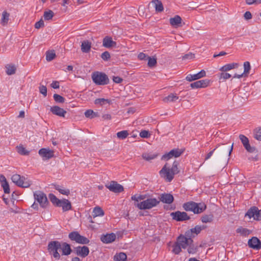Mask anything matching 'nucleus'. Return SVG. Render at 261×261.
<instances>
[{
	"label": "nucleus",
	"instance_id": "f257e3e1",
	"mask_svg": "<svg viewBox=\"0 0 261 261\" xmlns=\"http://www.w3.org/2000/svg\"><path fill=\"white\" fill-rule=\"evenodd\" d=\"M182 207L186 211H191L197 214L202 213L206 208V205L204 203H196L193 201L185 203Z\"/></svg>",
	"mask_w": 261,
	"mask_h": 261
},
{
	"label": "nucleus",
	"instance_id": "f03ea898",
	"mask_svg": "<svg viewBox=\"0 0 261 261\" xmlns=\"http://www.w3.org/2000/svg\"><path fill=\"white\" fill-rule=\"evenodd\" d=\"M92 79L97 85H105L109 83L108 75L105 73L96 71L92 73Z\"/></svg>",
	"mask_w": 261,
	"mask_h": 261
},
{
	"label": "nucleus",
	"instance_id": "7ed1b4c3",
	"mask_svg": "<svg viewBox=\"0 0 261 261\" xmlns=\"http://www.w3.org/2000/svg\"><path fill=\"white\" fill-rule=\"evenodd\" d=\"M61 243L58 241H51L47 246L48 252L57 260L60 258V255L58 251L61 249Z\"/></svg>",
	"mask_w": 261,
	"mask_h": 261
},
{
	"label": "nucleus",
	"instance_id": "20e7f679",
	"mask_svg": "<svg viewBox=\"0 0 261 261\" xmlns=\"http://www.w3.org/2000/svg\"><path fill=\"white\" fill-rule=\"evenodd\" d=\"M160 203V201L156 198H148L137 203V206L140 210L151 209Z\"/></svg>",
	"mask_w": 261,
	"mask_h": 261
},
{
	"label": "nucleus",
	"instance_id": "39448f33",
	"mask_svg": "<svg viewBox=\"0 0 261 261\" xmlns=\"http://www.w3.org/2000/svg\"><path fill=\"white\" fill-rule=\"evenodd\" d=\"M11 179L17 186L22 188H28L31 185V181L29 180L19 174H14Z\"/></svg>",
	"mask_w": 261,
	"mask_h": 261
},
{
	"label": "nucleus",
	"instance_id": "423d86ee",
	"mask_svg": "<svg viewBox=\"0 0 261 261\" xmlns=\"http://www.w3.org/2000/svg\"><path fill=\"white\" fill-rule=\"evenodd\" d=\"M34 197L41 207L45 208L47 206L49 202L45 194L43 192L40 191H36L34 193Z\"/></svg>",
	"mask_w": 261,
	"mask_h": 261
},
{
	"label": "nucleus",
	"instance_id": "0eeeda50",
	"mask_svg": "<svg viewBox=\"0 0 261 261\" xmlns=\"http://www.w3.org/2000/svg\"><path fill=\"white\" fill-rule=\"evenodd\" d=\"M245 217H248L249 219L253 218L254 220L259 221L261 220V210L256 206L250 208L246 213Z\"/></svg>",
	"mask_w": 261,
	"mask_h": 261
},
{
	"label": "nucleus",
	"instance_id": "6e6552de",
	"mask_svg": "<svg viewBox=\"0 0 261 261\" xmlns=\"http://www.w3.org/2000/svg\"><path fill=\"white\" fill-rule=\"evenodd\" d=\"M167 164L164 165L160 171L161 176L164 177L167 181L170 182L174 178V174L170 170L169 168H167Z\"/></svg>",
	"mask_w": 261,
	"mask_h": 261
},
{
	"label": "nucleus",
	"instance_id": "1a4fd4ad",
	"mask_svg": "<svg viewBox=\"0 0 261 261\" xmlns=\"http://www.w3.org/2000/svg\"><path fill=\"white\" fill-rule=\"evenodd\" d=\"M170 216L173 220L176 221H184L190 219L187 213L185 212L176 211L172 212L171 213Z\"/></svg>",
	"mask_w": 261,
	"mask_h": 261
},
{
	"label": "nucleus",
	"instance_id": "9d476101",
	"mask_svg": "<svg viewBox=\"0 0 261 261\" xmlns=\"http://www.w3.org/2000/svg\"><path fill=\"white\" fill-rule=\"evenodd\" d=\"M106 186L110 191L114 193H120L124 190L123 186L115 181H111L109 185Z\"/></svg>",
	"mask_w": 261,
	"mask_h": 261
},
{
	"label": "nucleus",
	"instance_id": "9b49d317",
	"mask_svg": "<svg viewBox=\"0 0 261 261\" xmlns=\"http://www.w3.org/2000/svg\"><path fill=\"white\" fill-rule=\"evenodd\" d=\"M176 242L181 248L185 249L189 245L192 243L193 240L191 238H187L184 236L180 235L177 238Z\"/></svg>",
	"mask_w": 261,
	"mask_h": 261
},
{
	"label": "nucleus",
	"instance_id": "f8f14e48",
	"mask_svg": "<svg viewBox=\"0 0 261 261\" xmlns=\"http://www.w3.org/2000/svg\"><path fill=\"white\" fill-rule=\"evenodd\" d=\"M38 153L43 160H48L54 156V151L46 148L40 149L38 151Z\"/></svg>",
	"mask_w": 261,
	"mask_h": 261
},
{
	"label": "nucleus",
	"instance_id": "ddd939ff",
	"mask_svg": "<svg viewBox=\"0 0 261 261\" xmlns=\"http://www.w3.org/2000/svg\"><path fill=\"white\" fill-rule=\"evenodd\" d=\"M248 245L250 248L258 250L261 248V242L257 237H253L248 240Z\"/></svg>",
	"mask_w": 261,
	"mask_h": 261
},
{
	"label": "nucleus",
	"instance_id": "4468645a",
	"mask_svg": "<svg viewBox=\"0 0 261 261\" xmlns=\"http://www.w3.org/2000/svg\"><path fill=\"white\" fill-rule=\"evenodd\" d=\"M210 80L207 79L202 80L191 83L190 84V87L192 89L205 88L208 86Z\"/></svg>",
	"mask_w": 261,
	"mask_h": 261
},
{
	"label": "nucleus",
	"instance_id": "2eb2a0df",
	"mask_svg": "<svg viewBox=\"0 0 261 261\" xmlns=\"http://www.w3.org/2000/svg\"><path fill=\"white\" fill-rule=\"evenodd\" d=\"M206 72L204 70H201L200 72L194 74H188L186 80L189 82H192L193 81L200 79L202 77L205 76Z\"/></svg>",
	"mask_w": 261,
	"mask_h": 261
},
{
	"label": "nucleus",
	"instance_id": "dca6fc26",
	"mask_svg": "<svg viewBox=\"0 0 261 261\" xmlns=\"http://www.w3.org/2000/svg\"><path fill=\"white\" fill-rule=\"evenodd\" d=\"M75 253L82 257H86L89 253V249L88 247L84 246H79L74 248Z\"/></svg>",
	"mask_w": 261,
	"mask_h": 261
},
{
	"label": "nucleus",
	"instance_id": "f3484780",
	"mask_svg": "<svg viewBox=\"0 0 261 261\" xmlns=\"http://www.w3.org/2000/svg\"><path fill=\"white\" fill-rule=\"evenodd\" d=\"M159 199L163 203L169 204L172 203L174 200V197L172 194L165 193L160 195Z\"/></svg>",
	"mask_w": 261,
	"mask_h": 261
},
{
	"label": "nucleus",
	"instance_id": "a211bd4d",
	"mask_svg": "<svg viewBox=\"0 0 261 261\" xmlns=\"http://www.w3.org/2000/svg\"><path fill=\"white\" fill-rule=\"evenodd\" d=\"M50 111L53 114L62 117H64L67 113L63 109L57 106L51 107L50 109Z\"/></svg>",
	"mask_w": 261,
	"mask_h": 261
},
{
	"label": "nucleus",
	"instance_id": "6ab92c4d",
	"mask_svg": "<svg viewBox=\"0 0 261 261\" xmlns=\"http://www.w3.org/2000/svg\"><path fill=\"white\" fill-rule=\"evenodd\" d=\"M116 239V235L114 233H107L105 235H102L100 237L101 242L106 244L111 243L114 242Z\"/></svg>",
	"mask_w": 261,
	"mask_h": 261
},
{
	"label": "nucleus",
	"instance_id": "aec40b11",
	"mask_svg": "<svg viewBox=\"0 0 261 261\" xmlns=\"http://www.w3.org/2000/svg\"><path fill=\"white\" fill-rule=\"evenodd\" d=\"M58 207H62L63 212L68 211L71 209V202L66 199L61 200V203L58 205Z\"/></svg>",
	"mask_w": 261,
	"mask_h": 261
},
{
	"label": "nucleus",
	"instance_id": "412c9836",
	"mask_svg": "<svg viewBox=\"0 0 261 261\" xmlns=\"http://www.w3.org/2000/svg\"><path fill=\"white\" fill-rule=\"evenodd\" d=\"M102 45L107 48H110L115 46L116 42L112 40V38L109 36H106L103 39Z\"/></svg>",
	"mask_w": 261,
	"mask_h": 261
},
{
	"label": "nucleus",
	"instance_id": "4be33fe9",
	"mask_svg": "<svg viewBox=\"0 0 261 261\" xmlns=\"http://www.w3.org/2000/svg\"><path fill=\"white\" fill-rule=\"evenodd\" d=\"M239 64L237 63H232L226 64L220 68L221 71H228L232 69L237 68L239 67Z\"/></svg>",
	"mask_w": 261,
	"mask_h": 261
},
{
	"label": "nucleus",
	"instance_id": "5701e85b",
	"mask_svg": "<svg viewBox=\"0 0 261 261\" xmlns=\"http://www.w3.org/2000/svg\"><path fill=\"white\" fill-rule=\"evenodd\" d=\"M61 249L62 251V255H68L71 253L72 250L69 244L63 242L61 243Z\"/></svg>",
	"mask_w": 261,
	"mask_h": 261
},
{
	"label": "nucleus",
	"instance_id": "b1692460",
	"mask_svg": "<svg viewBox=\"0 0 261 261\" xmlns=\"http://www.w3.org/2000/svg\"><path fill=\"white\" fill-rule=\"evenodd\" d=\"M91 43L88 40H85L82 42L81 50L83 53H89L91 49Z\"/></svg>",
	"mask_w": 261,
	"mask_h": 261
},
{
	"label": "nucleus",
	"instance_id": "393cba45",
	"mask_svg": "<svg viewBox=\"0 0 261 261\" xmlns=\"http://www.w3.org/2000/svg\"><path fill=\"white\" fill-rule=\"evenodd\" d=\"M169 21L171 25L177 27L181 22V18L178 15H176L174 17L170 18Z\"/></svg>",
	"mask_w": 261,
	"mask_h": 261
},
{
	"label": "nucleus",
	"instance_id": "a878e982",
	"mask_svg": "<svg viewBox=\"0 0 261 261\" xmlns=\"http://www.w3.org/2000/svg\"><path fill=\"white\" fill-rule=\"evenodd\" d=\"M158 156V153L152 152H145L143 153L142 155L143 159L147 161H150L152 160H154Z\"/></svg>",
	"mask_w": 261,
	"mask_h": 261
},
{
	"label": "nucleus",
	"instance_id": "bb28decb",
	"mask_svg": "<svg viewBox=\"0 0 261 261\" xmlns=\"http://www.w3.org/2000/svg\"><path fill=\"white\" fill-rule=\"evenodd\" d=\"M152 3L154 5L155 11L158 12H161L164 10L163 5L159 0H152Z\"/></svg>",
	"mask_w": 261,
	"mask_h": 261
},
{
	"label": "nucleus",
	"instance_id": "cd10ccee",
	"mask_svg": "<svg viewBox=\"0 0 261 261\" xmlns=\"http://www.w3.org/2000/svg\"><path fill=\"white\" fill-rule=\"evenodd\" d=\"M236 232L243 237H246L251 233V231L242 227H239L236 229Z\"/></svg>",
	"mask_w": 261,
	"mask_h": 261
},
{
	"label": "nucleus",
	"instance_id": "c85d7f7f",
	"mask_svg": "<svg viewBox=\"0 0 261 261\" xmlns=\"http://www.w3.org/2000/svg\"><path fill=\"white\" fill-rule=\"evenodd\" d=\"M113 259L114 261H126L127 259V256L125 253L123 252H120L119 253H116L114 256Z\"/></svg>",
	"mask_w": 261,
	"mask_h": 261
},
{
	"label": "nucleus",
	"instance_id": "c756f323",
	"mask_svg": "<svg viewBox=\"0 0 261 261\" xmlns=\"http://www.w3.org/2000/svg\"><path fill=\"white\" fill-rule=\"evenodd\" d=\"M105 213L102 208L99 206L95 207L92 212V216L93 218H95L98 216H103Z\"/></svg>",
	"mask_w": 261,
	"mask_h": 261
},
{
	"label": "nucleus",
	"instance_id": "7c9ffc66",
	"mask_svg": "<svg viewBox=\"0 0 261 261\" xmlns=\"http://www.w3.org/2000/svg\"><path fill=\"white\" fill-rule=\"evenodd\" d=\"M178 99V97L176 94L171 93L168 96L165 97L163 99V101L165 102H173L175 101L176 100Z\"/></svg>",
	"mask_w": 261,
	"mask_h": 261
},
{
	"label": "nucleus",
	"instance_id": "2f4dec72",
	"mask_svg": "<svg viewBox=\"0 0 261 261\" xmlns=\"http://www.w3.org/2000/svg\"><path fill=\"white\" fill-rule=\"evenodd\" d=\"M54 187L56 190H58L63 195H68L70 194V191L69 189H65L59 185H55Z\"/></svg>",
	"mask_w": 261,
	"mask_h": 261
},
{
	"label": "nucleus",
	"instance_id": "473e14b6",
	"mask_svg": "<svg viewBox=\"0 0 261 261\" xmlns=\"http://www.w3.org/2000/svg\"><path fill=\"white\" fill-rule=\"evenodd\" d=\"M214 219V216L213 214L204 215L201 218V221L203 223H211Z\"/></svg>",
	"mask_w": 261,
	"mask_h": 261
},
{
	"label": "nucleus",
	"instance_id": "72a5a7b5",
	"mask_svg": "<svg viewBox=\"0 0 261 261\" xmlns=\"http://www.w3.org/2000/svg\"><path fill=\"white\" fill-rule=\"evenodd\" d=\"M48 197L50 201L55 206H58V204L61 203V200L58 199L54 194L50 193Z\"/></svg>",
	"mask_w": 261,
	"mask_h": 261
},
{
	"label": "nucleus",
	"instance_id": "f704fd0d",
	"mask_svg": "<svg viewBox=\"0 0 261 261\" xmlns=\"http://www.w3.org/2000/svg\"><path fill=\"white\" fill-rule=\"evenodd\" d=\"M17 151L20 155H28L30 153V151L27 150L22 145L17 146Z\"/></svg>",
	"mask_w": 261,
	"mask_h": 261
},
{
	"label": "nucleus",
	"instance_id": "c9c22d12",
	"mask_svg": "<svg viewBox=\"0 0 261 261\" xmlns=\"http://www.w3.org/2000/svg\"><path fill=\"white\" fill-rule=\"evenodd\" d=\"M170 151V154L173 157L178 158L183 153L184 151L178 148L172 149Z\"/></svg>",
	"mask_w": 261,
	"mask_h": 261
},
{
	"label": "nucleus",
	"instance_id": "e433bc0d",
	"mask_svg": "<svg viewBox=\"0 0 261 261\" xmlns=\"http://www.w3.org/2000/svg\"><path fill=\"white\" fill-rule=\"evenodd\" d=\"M6 73L8 75H12L15 73L16 67L14 65H7L6 66Z\"/></svg>",
	"mask_w": 261,
	"mask_h": 261
},
{
	"label": "nucleus",
	"instance_id": "4c0bfd02",
	"mask_svg": "<svg viewBox=\"0 0 261 261\" xmlns=\"http://www.w3.org/2000/svg\"><path fill=\"white\" fill-rule=\"evenodd\" d=\"M231 76V74L227 73L226 71H221L218 74V77L220 80H226L229 79Z\"/></svg>",
	"mask_w": 261,
	"mask_h": 261
},
{
	"label": "nucleus",
	"instance_id": "58836bf2",
	"mask_svg": "<svg viewBox=\"0 0 261 261\" xmlns=\"http://www.w3.org/2000/svg\"><path fill=\"white\" fill-rule=\"evenodd\" d=\"M244 74H245L247 76L249 73L250 70L251 69L250 64L249 62L246 61L244 63Z\"/></svg>",
	"mask_w": 261,
	"mask_h": 261
},
{
	"label": "nucleus",
	"instance_id": "ea45409f",
	"mask_svg": "<svg viewBox=\"0 0 261 261\" xmlns=\"http://www.w3.org/2000/svg\"><path fill=\"white\" fill-rule=\"evenodd\" d=\"M80 235V234L78 232L72 231L69 234L68 237H69V238L71 241H74L75 242H77V241L79 239Z\"/></svg>",
	"mask_w": 261,
	"mask_h": 261
},
{
	"label": "nucleus",
	"instance_id": "a19ab883",
	"mask_svg": "<svg viewBox=\"0 0 261 261\" xmlns=\"http://www.w3.org/2000/svg\"><path fill=\"white\" fill-rule=\"evenodd\" d=\"M172 252L175 254H178L181 251V248L176 242L172 246Z\"/></svg>",
	"mask_w": 261,
	"mask_h": 261
},
{
	"label": "nucleus",
	"instance_id": "79ce46f5",
	"mask_svg": "<svg viewBox=\"0 0 261 261\" xmlns=\"http://www.w3.org/2000/svg\"><path fill=\"white\" fill-rule=\"evenodd\" d=\"M148 66L149 67H153L156 64V59L154 57H147Z\"/></svg>",
	"mask_w": 261,
	"mask_h": 261
},
{
	"label": "nucleus",
	"instance_id": "37998d69",
	"mask_svg": "<svg viewBox=\"0 0 261 261\" xmlns=\"http://www.w3.org/2000/svg\"><path fill=\"white\" fill-rule=\"evenodd\" d=\"M55 57L56 54L54 50L48 51L46 53V60L47 61H51L55 58Z\"/></svg>",
	"mask_w": 261,
	"mask_h": 261
},
{
	"label": "nucleus",
	"instance_id": "c03bdc74",
	"mask_svg": "<svg viewBox=\"0 0 261 261\" xmlns=\"http://www.w3.org/2000/svg\"><path fill=\"white\" fill-rule=\"evenodd\" d=\"M9 14L6 11L3 12V16L1 20V23L3 25L7 23L9 20Z\"/></svg>",
	"mask_w": 261,
	"mask_h": 261
},
{
	"label": "nucleus",
	"instance_id": "a18cd8bd",
	"mask_svg": "<svg viewBox=\"0 0 261 261\" xmlns=\"http://www.w3.org/2000/svg\"><path fill=\"white\" fill-rule=\"evenodd\" d=\"M128 135L127 130H122L117 133V137L120 139H124Z\"/></svg>",
	"mask_w": 261,
	"mask_h": 261
},
{
	"label": "nucleus",
	"instance_id": "49530a36",
	"mask_svg": "<svg viewBox=\"0 0 261 261\" xmlns=\"http://www.w3.org/2000/svg\"><path fill=\"white\" fill-rule=\"evenodd\" d=\"M54 15V12L51 10H49L48 11L44 12L43 16L45 20H49L52 19Z\"/></svg>",
	"mask_w": 261,
	"mask_h": 261
},
{
	"label": "nucleus",
	"instance_id": "de8ad7c7",
	"mask_svg": "<svg viewBox=\"0 0 261 261\" xmlns=\"http://www.w3.org/2000/svg\"><path fill=\"white\" fill-rule=\"evenodd\" d=\"M89 240L88 238L80 235L76 243L82 244H87L89 243Z\"/></svg>",
	"mask_w": 261,
	"mask_h": 261
},
{
	"label": "nucleus",
	"instance_id": "09e8293b",
	"mask_svg": "<svg viewBox=\"0 0 261 261\" xmlns=\"http://www.w3.org/2000/svg\"><path fill=\"white\" fill-rule=\"evenodd\" d=\"M94 103L95 105H100L101 106L105 104L106 103H110V100L108 99L105 98H97L95 100Z\"/></svg>",
	"mask_w": 261,
	"mask_h": 261
},
{
	"label": "nucleus",
	"instance_id": "8fccbe9b",
	"mask_svg": "<svg viewBox=\"0 0 261 261\" xmlns=\"http://www.w3.org/2000/svg\"><path fill=\"white\" fill-rule=\"evenodd\" d=\"M244 148L248 152L250 153H257L258 152L256 148L255 147L251 146L249 143L248 144L247 146H245Z\"/></svg>",
	"mask_w": 261,
	"mask_h": 261
},
{
	"label": "nucleus",
	"instance_id": "3c124183",
	"mask_svg": "<svg viewBox=\"0 0 261 261\" xmlns=\"http://www.w3.org/2000/svg\"><path fill=\"white\" fill-rule=\"evenodd\" d=\"M239 138L241 141V142L243 144L244 147L247 146V144L249 143V139L245 136L243 135H240L239 136Z\"/></svg>",
	"mask_w": 261,
	"mask_h": 261
},
{
	"label": "nucleus",
	"instance_id": "603ef678",
	"mask_svg": "<svg viewBox=\"0 0 261 261\" xmlns=\"http://www.w3.org/2000/svg\"><path fill=\"white\" fill-rule=\"evenodd\" d=\"M203 228V227H201V226L199 225H196L194 228H191L190 229V231L191 233H194L196 234H198Z\"/></svg>",
	"mask_w": 261,
	"mask_h": 261
},
{
	"label": "nucleus",
	"instance_id": "864d4df0",
	"mask_svg": "<svg viewBox=\"0 0 261 261\" xmlns=\"http://www.w3.org/2000/svg\"><path fill=\"white\" fill-rule=\"evenodd\" d=\"M254 136L256 140L261 141V127L254 130Z\"/></svg>",
	"mask_w": 261,
	"mask_h": 261
},
{
	"label": "nucleus",
	"instance_id": "5fc2aeb1",
	"mask_svg": "<svg viewBox=\"0 0 261 261\" xmlns=\"http://www.w3.org/2000/svg\"><path fill=\"white\" fill-rule=\"evenodd\" d=\"M53 97H54L55 100L57 102L63 103L65 101V98L63 96H62L59 94H55L54 95Z\"/></svg>",
	"mask_w": 261,
	"mask_h": 261
},
{
	"label": "nucleus",
	"instance_id": "6e6d98bb",
	"mask_svg": "<svg viewBox=\"0 0 261 261\" xmlns=\"http://www.w3.org/2000/svg\"><path fill=\"white\" fill-rule=\"evenodd\" d=\"M178 164V163L175 161L174 162L171 168H170V170L173 173L174 175L177 174L179 172V170L177 167Z\"/></svg>",
	"mask_w": 261,
	"mask_h": 261
},
{
	"label": "nucleus",
	"instance_id": "4d7b16f0",
	"mask_svg": "<svg viewBox=\"0 0 261 261\" xmlns=\"http://www.w3.org/2000/svg\"><path fill=\"white\" fill-rule=\"evenodd\" d=\"M188 246V252L189 253L194 254L197 252V247H195L194 245H191V244H190Z\"/></svg>",
	"mask_w": 261,
	"mask_h": 261
},
{
	"label": "nucleus",
	"instance_id": "13d9d810",
	"mask_svg": "<svg viewBox=\"0 0 261 261\" xmlns=\"http://www.w3.org/2000/svg\"><path fill=\"white\" fill-rule=\"evenodd\" d=\"M132 199L136 201H139V200H144L145 198V196L140 195L139 196L134 195L132 196Z\"/></svg>",
	"mask_w": 261,
	"mask_h": 261
},
{
	"label": "nucleus",
	"instance_id": "bf43d9fd",
	"mask_svg": "<svg viewBox=\"0 0 261 261\" xmlns=\"http://www.w3.org/2000/svg\"><path fill=\"white\" fill-rule=\"evenodd\" d=\"M140 136L143 138H148L150 136V134L149 131L143 130L140 133Z\"/></svg>",
	"mask_w": 261,
	"mask_h": 261
},
{
	"label": "nucleus",
	"instance_id": "052dcab7",
	"mask_svg": "<svg viewBox=\"0 0 261 261\" xmlns=\"http://www.w3.org/2000/svg\"><path fill=\"white\" fill-rule=\"evenodd\" d=\"M101 58L104 61H108L110 59L111 56L110 53L108 51H105L101 55Z\"/></svg>",
	"mask_w": 261,
	"mask_h": 261
},
{
	"label": "nucleus",
	"instance_id": "680f3d73",
	"mask_svg": "<svg viewBox=\"0 0 261 261\" xmlns=\"http://www.w3.org/2000/svg\"><path fill=\"white\" fill-rule=\"evenodd\" d=\"M39 92L43 94V95L45 97L47 95V88L46 86L43 85L40 86L39 88Z\"/></svg>",
	"mask_w": 261,
	"mask_h": 261
},
{
	"label": "nucleus",
	"instance_id": "e2e57ef3",
	"mask_svg": "<svg viewBox=\"0 0 261 261\" xmlns=\"http://www.w3.org/2000/svg\"><path fill=\"white\" fill-rule=\"evenodd\" d=\"M2 187L3 188L4 192L5 193H10V188L9 186L8 183V182H5L4 183H3V184H1Z\"/></svg>",
	"mask_w": 261,
	"mask_h": 261
},
{
	"label": "nucleus",
	"instance_id": "0e129e2a",
	"mask_svg": "<svg viewBox=\"0 0 261 261\" xmlns=\"http://www.w3.org/2000/svg\"><path fill=\"white\" fill-rule=\"evenodd\" d=\"M194 58H195V55L191 53H189L186 54L182 56L183 60H190V59H193Z\"/></svg>",
	"mask_w": 261,
	"mask_h": 261
},
{
	"label": "nucleus",
	"instance_id": "69168bd1",
	"mask_svg": "<svg viewBox=\"0 0 261 261\" xmlns=\"http://www.w3.org/2000/svg\"><path fill=\"white\" fill-rule=\"evenodd\" d=\"M172 158H173L172 155L170 154V151H169V152L167 153H165V154H164L162 156V158L161 159L162 160H164V161H168L169 160V159H171Z\"/></svg>",
	"mask_w": 261,
	"mask_h": 261
},
{
	"label": "nucleus",
	"instance_id": "338daca9",
	"mask_svg": "<svg viewBox=\"0 0 261 261\" xmlns=\"http://www.w3.org/2000/svg\"><path fill=\"white\" fill-rule=\"evenodd\" d=\"M245 1L246 4L249 5L261 4V0H245Z\"/></svg>",
	"mask_w": 261,
	"mask_h": 261
},
{
	"label": "nucleus",
	"instance_id": "774afa93",
	"mask_svg": "<svg viewBox=\"0 0 261 261\" xmlns=\"http://www.w3.org/2000/svg\"><path fill=\"white\" fill-rule=\"evenodd\" d=\"M93 114L94 112L91 110H88L85 112V115L87 118H93L94 117Z\"/></svg>",
	"mask_w": 261,
	"mask_h": 261
}]
</instances>
